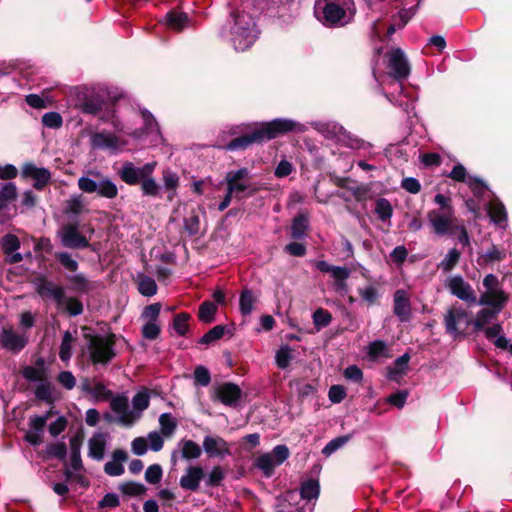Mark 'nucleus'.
Listing matches in <instances>:
<instances>
[{
  "instance_id": "obj_55",
  "label": "nucleus",
  "mask_w": 512,
  "mask_h": 512,
  "mask_svg": "<svg viewBox=\"0 0 512 512\" xmlns=\"http://www.w3.org/2000/svg\"><path fill=\"white\" fill-rule=\"evenodd\" d=\"M138 291L146 297L154 296L157 293V284L149 276H143L138 284Z\"/></svg>"
},
{
  "instance_id": "obj_14",
  "label": "nucleus",
  "mask_w": 512,
  "mask_h": 512,
  "mask_svg": "<svg viewBox=\"0 0 512 512\" xmlns=\"http://www.w3.org/2000/svg\"><path fill=\"white\" fill-rule=\"evenodd\" d=\"M453 215L454 214L448 213L440 214L436 210H431L428 212L427 217L434 232L439 236H443L446 234H452L455 230V226L453 225Z\"/></svg>"
},
{
  "instance_id": "obj_60",
  "label": "nucleus",
  "mask_w": 512,
  "mask_h": 512,
  "mask_svg": "<svg viewBox=\"0 0 512 512\" xmlns=\"http://www.w3.org/2000/svg\"><path fill=\"white\" fill-rule=\"evenodd\" d=\"M163 476V470L161 465L159 464H152L148 466V468L145 471L144 478L147 483L155 485L158 484Z\"/></svg>"
},
{
  "instance_id": "obj_31",
  "label": "nucleus",
  "mask_w": 512,
  "mask_h": 512,
  "mask_svg": "<svg viewBox=\"0 0 512 512\" xmlns=\"http://www.w3.org/2000/svg\"><path fill=\"white\" fill-rule=\"evenodd\" d=\"M91 144L95 148L117 149L119 138L112 133L97 132L91 136Z\"/></svg>"
},
{
  "instance_id": "obj_21",
  "label": "nucleus",
  "mask_w": 512,
  "mask_h": 512,
  "mask_svg": "<svg viewBox=\"0 0 512 512\" xmlns=\"http://www.w3.org/2000/svg\"><path fill=\"white\" fill-rule=\"evenodd\" d=\"M248 176L249 170L247 168H240L236 171H229L226 174V185L227 187L233 186L235 188L234 193L237 199H241L240 193L250 189V185L244 181L246 178H248Z\"/></svg>"
},
{
  "instance_id": "obj_40",
  "label": "nucleus",
  "mask_w": 512,
  "mask_h": 512,
  "mask_svg": "<svg viewBox=\"0 0 512 512\" xmlns=\"http://www.w3.org/2000/svg\"><path fill=\"white\" fill-rule=\"evenodd\" d=\"M255 466L263 472L265 477L269 478L274 474L277 464L270 453H264L256 459Z\"/></svg>"
},
{
  "instance_id": "obj_58",
  "label": "nucleus",
  "mask_w": 512,
  "mask_h": 512,
  "mask_svg": "<svg viewBox=\"0 0 512 512\" xmlns=\"http://www.w3.org/2000/svg\"><path fill=\"white\" fill-rule=\"evenodd\" d=\"M74 338L69 331H66L63 335L62 342L59 349V357L62 361H67L71 358V345Z\"/></svg>"
},
{
  "instance_id": "obj_32",
  "label": "nucleus",
  "mask_w": 512,
  "mask_h": 512,
  "mask_svg": "<svg viewBox=\"0 0 512 512\" xmlns=\"http://www.w3.org/2000/svg\"><path fill=\"white\" fill-rule=\"evenodd\" d=\"M337 186L349 192L356 201L366 199L367 189L350 178L338 179Z\"/></svg>"
},
{
  "instance_id": "obj_13",
  "label": "nucleus",
  "mask_w": 512,
  "mask_h": 512,
  "mask_svg": "<svg viewBox=\"0 0 512 512\" xmlns=\"http://www.w3.org/2000/svg\"><path fill=\"white\" fill-rule=\"evenodd\" d=\"M21 174L24 178L33 179V187L38 191L43 190L51 180V173L48 169L44 167L39 168L31 162L23 165Z\"/></svg>"
},
{
  "instance_id": "obj_37",
  "label": "nucleus",
  "mask_w": 512,
  "mask_h": 512,
  "mask_svg": "<svg viewBox=\"0 0 512 512\" xmlns=\"http://www.w3.org/2000/svg\"><path fill=\"white\" fill-rule=\"evenodd\" d=\"M320 494V484L317 479H308L300 486V497L302 499L311 501L317 499Z\"/></svg>"
},
{
  "instance_id": "obj_46",
  "label": "nucleus",
  "mask_w": 512,
  "mask_h": 512,
  "mask_svg": "<svg viewBox=\"0 0 512 512\" xmlns=\"http://www.w3.org/2000/svg\"><path fill=\"white\" fill-rule=\"evenodd\" d=\"M460 258H461L460 251L456 248H452L448 251V253L444 257V259L438 265V267L440 269H442L444 272H450L459 263Z\"/></svg>"
},
{
  "instance_id": "obj_51",
  "label": "nucleus",
  "mask_w": 512,
  "mask_h": 512,
  "mask_svg": "<svg viewBox=\"0 0 512 512\" xmlns=\"http://www.w3.org/2000/svg\"><path fill=\"white\" fill-rule=\"evenodd\" d=\"M375 212L381 221H387L393 215V208L386 198H379L376 201Z\"/></svg>"
},
{
  "instance_id": "obj_10",
  "label": "nucleus",
  "mask_w": 512,
  "mask_h": 512,
  "mask_svg": "<svg viewBox=\"0 0 512 512\" xmlns=\"http://www.w3.org/2000/svg\"><path fill=\"white\" fill-rule=\"evenodd\" d=\"M447 288L450 293L469 305L477 303V297L472 286L465 282L462 276H454L448 279Z\"/></svg>"
},
{
  "instance_id": "obj_44",
  "label": "nucleus",
  "mask_w": 512,
  "mask_h": 512,
  "mask_svg": "<svg viewBox=\"0 0 512 512\" xmlns=\"http://www.w3.org/2000/svg\"><path fill=\"white\" fill-rule=\"evenodd\" d=\"M191 315L187 312H181L173 318V329L179 336H186L189 331V320Z\"/></svg>"
},
{
  "instance_id": "obj_22",
  "label": "nucleus",
  "mask_w": 512,
  "mask_h": 512,
  "mask_svg": "<svg viewBox=\"0 0 512 512\" xmlns=\"http://www.w3.org/2000/svg\"><path fill=\"white\" fill-rule=\"evenodd\" d=\"M84 438V432L82 429H80L70 438L69 441L71 468L74 471H80L83 469V463L81 459V448L83 445Z\"/></svg>"
},
{
  "instance_id": "obj_3",
  "label": "nucleus",
  "mask_w": 512,
  "mask_h": 512,
  "mask_svg": "<svg viewBox=\"0 0 512 512\" xmlns=\"http://www.w3.org/2000/svg\"><path fill=\"white\" fill-rule=\"evenodd\" d=\"M231 17L233 19V25L230 29L231 42L236 51L243 52L255 42V23L253 18L245 11L235 10L231 13Z\"/></svg>"
},
{
  "instance_id": "obj_52",
  "label": "nucleus",
  "mask_w": 512,
  "mask_h": 512,
  "mask_svg": "<svg viewBox=\"0 0 512 512\" xmlns=\"http://www.w3.org/2000/svg\"><path fill=\"white\" fill-rule=\"evenodd\" d=\"M225 325H216L206 332L200 339L199 343L203 345H209L212 342L221 339L225 334Z\"/></svg>"
},
{
  "instance_id": "obj_11",
  "label": "nucleus",
  "mask_w": 512,
  "mask_h": 512,
  "mask_svg": "<svg viewBox=\"0 0 512 512\" xmlns=\"http://www.w3.org/2000/svg\"><path fill=\"white\" fill-rule=\"evenodd\" d=\"M110 400V407L115 412L120 414L118 422L123 426H132L137 419L140 418V414L129 410L128 398L125 395L112 396Z\"/></svg>"
},
{
  "instance_id": "obj_64",
  "label": "nucleus",
  "mask_w": 512,
  "mask_h": 512,
  "mask_svg": "<svg viewBox=\"0 0 512 512\" xmlns=\"http://www.w3.org/2000/svg\"><path fill=\"white\" fill-rule=\"evenodd\" d=\"M42 124L47 128L58 129L62 126L63 119L58 112H47L42 116Z\"/></svg>"
},
{
  "instance_id": "obj_33",
  "label": "nucleus",
  "mask_w": 512,
  "mask_h": 512,
  "mask_svg": "<svg viewBox=\"0 0 512 512\" xmlns=\"http://www.w3.org/2000/svg\"><path fill=\"white\" fill-rule=\"evenodd\" d=\"M179 176L170 168L164 169L162 172L163 187L168 192L167 199L172 201L176 195V190L179 187Z\"/></svg>"
},
{
  "instance_id": "obj_34",
  "label": "nucleus",
  "mask_w": 512,
  "mask_h": 512,
  "mask_svg": "<svg viewBox=\"0 0 512 512\" xmlns=\"http://www.w3.org/2000/svg\"><path fill=\"white\" fill-rule=\"evenodd\" d=\"M140 188L143 196L160 198L162 187L153 177V173H149L148 176H145L142 182L140 183Z\"/></svg>"
},
{
  "instance_id": "obj_7",
  "label": "nucleus",
  "mask_w": 512,
  "mask_h": 512,
  "mask_svg": "<svg viewBox=\"0 0 512 512\" xmlns=\"http://www.w3.org/2000/svg\"><path fill=\"white\" fill-rule=\"evenodd\" d=\"M472 319L469 318V312L462 307H451L444 315V326L448 334L454 338L466 336L465 329L470 326Z\"/></svg>"
},
{
  "instance_id": "obj_23",
  "label": "nucleus",
  "mask_w": 512,
  "mask_h": 512,
  "mask_svg": "<svg viewBox=\"0 0 512 512\" xmlns=\"http://www.w3.org/2000/svg\"><path fill=\"white\" fill-rule=\"evenodd\" d=\"M393 312L401 322L411 318V303L405 290L399 289L394 293Z\"/></svg>"
},
{
  "instance_id": "obj_49",
  "label": "nucleus",
  "mask_w": 512,
  "mask_h": 512,
  "mask_svg": "<svg viewBox=\"0 0 512 512\" xmlns=\"http://www.w3.org/2000/svg\"><path fill=\"white\" fill-rule=\"evenodd\" d=\"M54 257L65 270L71 273L77 272L79 264L68 252H55Z\"/></svg>"
},
{
  "instance_id": "obj_16",
  "label": "nucleus",
  "mask_w": 512,
  "mask_h": 512,
  "mask_svg": "<svg viewBox=\"0 0 512 512\" xmlns=\"http://www.w3.org/2000/svg\"><path fill=\"white\" fill-rule=\"evenodd\" d=\"M216 397L222 404L235 407L242 397V390L235 383L225 382L216 389Z\"/></svg>"
},
{
  "instance_id": "obj_19",
  "label": "nucleus",
  "mask_w": 512,
  "mask_h": 512,
  "mask_svg": "<svg viewBox=\"0 0 512 512\" xmlns=\"http://www.w3.org/2000/svg\"><path fill=\"white\" fill-rule=\"evenodd\" d=\"M509 301V296L501 288L493 291H485L477 300V303L482 306H489L501 312Z\"/></svg>"
},
{
  "instance_id": "obj_39",
  "label": "nucleus",
  "mask_w": 512,
  "mask_h": 512,
  "mask_svg": "<svg viewBox=\"0 0 512 512\" xmlns=\"http://www.w3.org/2000/svg\"><path fill=\"white\" fill-rule=\"evenodd\" d=\"M119 491L129 497L142 496L147 492L144 484L135 481H126L118 486Z\"/></svg>"
},
{
  "instance_id": "obj_12",
  "label": "nucleus",
  "mask_w": 512,
  "mask_h": 512,
  "mask_svg": "<svg viewBox=\"0 0 512 512\" xmlns=\"http://www.w3.org/2000/svg\"><path fill=\"white\" fill-rule=\"evenodd\" d=\"M388 68L390 75L396 80H403L409 76L410 65L400 48H395L391 51Z\"/></svg>"
},
{
  "instance_id": "obj_15",
  "label": "nucleus",
  "mask_w": 512,
  "mask_h": 512,
  "mask_svg": "<svg viewBox=\"0 0 512 512\" xmlns=\"http://www.w3.org/2000/svg\"><path fill=\"white\" fill-rule=\"evenodd\" d=\"M62 244L70 249L88 248L90 246L88 239L79 232L75 224H67L63 227Z\"/></svg>"
},
{
  "instance_id": "obj_4",
  "label": "nucleus",
  "mask_w": 512,
  "mask_h": 512,
  "mask_svg": "<svg viewBox=\"0 0 512 512\" xmlns=\"http://www.w3.org/2000/svg\"><path fill=\"white\" fill-rule=\"evenodd\" d=\"M84 338L88 341L90 359L93 364L106 365L116 356L114 350L116 335L114 333H109L104 337L85 332Z\"/></svg>"
},
{
  "instance_id": "obj_6",
  "label": "nucleus",
  "mask_w": 512,
  "mask_h": 512,
  "mask_svg": "<svg viewBox=\"0 0 512 512\" xmlns=\"http://www.w3.org/2000/svg\"><path fill=\"white\" fill-rule=\"evenodd\" d=\"M88 175H92L95 179L89 176H82L78 179L79 189L88 194L97 193L99 197L114 199L118 195V188L116 184L108 177L103 176L98 171H88Z\"/></svg>"
},
{
  "instance_id": "obj_42",
  "label": "nucleus",
  "mask_w": 512,
  "mask_h": 512,
  "mask_svg": "<svg viewBox=\"0 0 512 512\" xmlns=\"http://www.w3.org/2000/svg\"><path fill=\"white\" fill-rule=\"evenodd\" d=\"M181 456L186 460L197 459L202 454L201 447L193 440H181Z\"/></svg>"
},
{
  "instance_id": "obj_45",
  "label": "nucleus",
  "mask_w": 512,
  "mask_h": 512,
  "mask_svg": "<svg viewBox=\"0 0 512 512\" xmlns=\"http://www.w3.org/2000/svg\"><path fill=\"white\" fill-rule=\"evenodd\" d=\"M104 106V101L99 96L85 97L81 107L82 111L87 114L95 115L99 113Z\"/></svg>"
},
{
  "instance_id": "obj_61",
  "label": "nucleus",
  "mask_w": 512,
  "mask_h": 512,
  "mask_svg": "<svg viewBox=\"0 0 512 512\" xmlns=\"http://www.w3.org/2000/svg\"><path fill=\"white\" fill-rule=\"evenodd\" d=\"M506 258V253L504 250H500L496 245H492L491 248L481 256L483 259V264L500 262Z\"/></svg>"
},
{
  "instance_id": "obj_35",
  "label": "nucleus",
  "mask_w": 512,
  "mask_h": 512,
  "mask_svg": "<svg viewBox=\"0 0 512 512\" xmlns=\"http://www.w3.org/2000/svg\"><path fill=\"white\" fill-rule=\"evenodd\" d=\"M410 360V354L404 353L394 361V367L388 368V378L396 381L398 376L405 375L409 369L408 363Z\"/></svg>"
},
{
  "instance_id": "obj_1",
  "label": "nucleus",
  "mask_w": 512,
  "mask_h": 512,
  "mask_svg": "<svg viewBox=\"0 0 512 512\" xmlns=\"http://www.w3.org/2000/svg\"><path fill=\"white\" fill-rule=\"evenodd\" d=\"M294 131L303 132L304 126L287 118H276L271 121L248 124L245 127V133L230 140L224 146V149L227 151H244L254 144H262Z\"/></svg>"
},
{
  "instance_id": "obj_59",
  "label": "nucleus",
  "mask_w": 512,
  "mask_h": 512,
  "mask_svg": "<svg viewBox=\"0 0 512 512\" xmlns=\"http://www.w3.org/2000/svg\"><path fill=\"white\" fill-rule=\"evenodd\" d=\"M20 248V240L14 234H6L2 238V250L4 254L10 255Z\"/></svg>"
},
{
  "instance_id": "obj_2",
  "label": "nucleus",
  "mask_w": 512,
  "mask_h": 512,
  "mask_svg": "<svg viewBox=\"0 0 512 512\" xmlns=\"http://www.w3.org/2000/svg\"><path fill=\"white\" fill-rule=\"evenodd\" d=\"M36 294L44 301L51 300L57 309L70 317H76L84 312V304L77 296H68L65 287L49 280L46 275L37 273L32 279Z\"/></svg>"
},
{
  "instance_id": "obj_47",
  "label": "nucleus",
  "mask_w": 512,
  "mask_h": 512,
  "mask_svg": "<svg viewBox=\"0 0 512 512\" xmlns=\"http://www.w3.org/2000/svg\"><path fill=\"white\" fill-rule=\"evenodd\" d=\"M488 214L491 220L496 224H501L507 220V212L505 206L499 202H491L488 207Z\"/></svg>"
},
{
  "instance_id": "obj_17",
  "label": "nucleus",
  "mask_w": 512,
  "mask_h": 512,
  "mask_svg": "<svg viewBox=\"0 0 512 512\" xmlns=\"http://www.w3.org/2000/svg\"><path fill=\"white\" fill-rule=\"evenodd\" d=\"M47 422L40 415H34L29 418V431H26L24 441L32 446H38L43 442V433Z\"/></svg>"
},
{
  "instance_id": "obj_48",
  "label": "nucleus",
  "mask_w": 512,
  "mask_h": 512,
  "mask_svg": "<svg viewBox=\"0 0 512 512\" xmlns=\"http://www.w3.org/2000/svg\"><path fill=\"white\" fill-rule=\"evenodd\" d=\"M150 404V395L148 389L145 388L142 391L136 393L132 398V405L134 412L141 415V412L146 410Z\"/></svg>"
},
{
  "instance_id": "obj_28",
  "label": "nucleus",
  "mask_w": 512,
  "mask_h": 512,
  "mask_svg": "<svg viewBox=\"0 0 512 512\" xmlns=\"http://www.w3.org/2000/svg\"><path fill=\"white\" fill-rule=\"evenodd\" d=\"M41 456L44 460L58 459L66 463L67 445L65 442L48 443L45 449L41 452Z\"/></svg>"
},
{
  "instance_id": "obj_25",
  "label": "nucleus",
  "mask_w": 512,
  "mask_h": 512,
  "mask_svg": "<svg viewBox=\"0 0 512 512\" xmlns=\"http://www.w3.org/2000/svg\"><path fill=\"white\" fill-rule=\"evenodd\" d=\"M128 459V454L122 449H116L112 453V460L104 465V472L109 476H120L124 473L122 462Z\"/></svg>"
},
{
  "instance_id": "obj_36",
  "label": "nucleus",
  "mask_w": 512,
  "mask_h": 512,
  "mask_svg": "<svg viewBox=\"0 0 512 512\" xmlns=\"http://www.w3.org/2000/svg\"><path fill=\"white\" fill-rule=\"evenodd\" d=\"M296 493L288 491L283 496L277 498L276 512H305L304 507H294L292 501Z\"/></svg>"
},
{
  "instance_id": "obj_38",
  "label": "nucleus",
  "mask_w": 512,
  "mask_h": 512,
  "mask_svg": "<svg viewBox=\"0 0 512 512\" xmlns=\"http://www.w3.org/2000/svg\"><path fill=\"white\" fill-rule=\"evenodd\" d=\"M256 302L252 290L245 288L241 291L239 297V310L243 316H248L252 313L253 305Z\"/></svg>"
},
{
  "instance_id": "obj_26",
  "label": "nucleus",
  "mask_w": 512,
  "mask_h": 512,
  "mask_svg": "<svg viewBox=\"0 0 512 512\" xmlns=\"http://www.w3.org/2000/svg\"><path fill=\"white\" fill-rule=\"evenodd\" d=\"M189 17L185 12L172 9L165 15V23L168 29L181 32L189 24Z\"/></svg>"
},
{
  "instance_id": "obj_8",
  "label": "nucleus",
  "mask_w": 512,
  "mask_h": 512,
  "mask_svg": "<svg viewBox=\"0 0 512 512\" xmlns=\"http://www.w3.org/2000/svg\"><path fill=\"white\" fill-rule=\"evenodd\" d=\"M156 165V162H148L141 167H137L134 163L126 161L118 170V176L127 185H140L145 176L154 172Z\"/></svg>"
},
{
  "instance_id": "obj_56",
  "label": "nucleus",
  "mask_w": 512,
  "mask_h": 512,
  "mask_svg": "<svg viewBox=\"0 0 512 512\" xmlns=\"http://www.w3.org/2000/svg\"><path fill=\"white\" fill-rule=\"evenodd\" d=\"M225 479V473L221 466H215L208 474V477L205 481V485L207 487H219L222 485L223 480Z\"/></svg>"
},
{
  "instance_id": "obj_63",
  "label": "nucleus",
  "mask_w": 512,
  "mask_h": 512,
  "mask_svg": "<svg viewBox=\"0 0 512 512\" xmlns=\"http://www.w3.org/2000/svg\"><path fill=\"white\" fill-rule=\"evenodd\" d=\"M161 333V327L156 322L147 321L141 329L143 338L147 340H155Z\"/></svg>"
},
{
  "instance_id": "obj_29",
  "label": "nucleus",
  "mask_w": 512,
  "mask_h": 512,
  "mask_svg": "<svg viewBox=\"0 0 512 512\" xmlns=\"http://www.w3.org/2000/svg\"><path fill=\"white\" fill-rule=\"evenodd\" d=\"M499 311L493 308H483L477 312V315L474 320H472L471 325H473L475 332L483 331L486 325L490 324L493 320H496Z\"/></svg>"
},
{
  "instance_id": "obj_30",
  "label": "nucleus",
  "mask_w": 512,
  "mask_h": 512,
  "mask_svg": "<svg viewBox=\"0 0 512 512\" xmlns=\"http://www.w3.org/2000/svg\"><path fill=\"white\" fill-rule=\"evenodd\" d=\"M309 228V218L304 213L297 214L291 223L290 237L294 240L303 239Z\"/></svg>"
},
{
  "instance_id": "obj_57",
  "label": "nucleus",
  "mask_w": 512,
  "mask_h": 512,
  "mask_svg": "<svg viewBox=\"0 0 512 512\" xmlns=\"http://www.w3.org/2000/svg\"><path fill=\"white\" fill-rule=\"evenodd\" d=\"M17 198V188L12 182L4 184L0 188V204L5 207L7 202H11Z\"/></svg>"
},
{
  "instance_id": "obj_50",
  "label": "nucleus",
  "mask_w": 512,
  "mask_h": 512,
  "mask_svg": "<svg viewBox=\"0 0 512 512\" xmlns=\"http://www.w3.org/2000/svg\"><path fill=\"white\" fill-rule=\"evenodd\" d=\"M161 433L165 437H170L177 428V422L170 413H163L159 417Z\"/></svg>"
},
{
  "instance_id": "obj_54",
  "label": "nucleus",
  "mask_w": 512,
  "mask_h": 512,
  "mask_svg": "<svg viewBox=\"0 0 512 512\" xmlns=\"http://www.w3.org/2000/svg\"><path fill=\"white\" fill-rule=\"evenodd\" d=\"M292 359V349L288 345L281 346L276 352L275 361L280 369H286Z\"/></svg>"
},
{
  "instance_id": "obj_43",
  "label": "nucleus",
  "mask_w": 512,
  "mask_h": 512,
  "mask_svg": "<svg viewBox=\"0 0 512 512\" xmlns=\"http://www.w3.org/2000/svg\"><path fill=\"white\" fill-rule=\"evenodd\" d=\"M217 306L211 301H204L200 304L198 310V318L206 324H210L215 320Z\"/></svg>"
},
{
  "instance_id": "obj_5",
  "label": "nucleus",
  "mask_w": 512,
  "mask_h": 512,
  "mask_svg": "<svg viewBox=\"0 0 512 512\" xmlns=\"http://www.w3.org/2000/svg\"><path fill=\"white\" fill-rule=\"evenodd\" d=\"M22 377L29 382H39L34 389L35 398L38 401L47 404H54L55 398L53 397L54 385L49 381V373L44 369L33 367L32 365H25L20 371Z\"/></svg>"
},
{
  "instance_id": "obj_27",
  "label": "nucleus",
  "mask_w": 512,
  "mask_h": 512,
  "mask_svg": "<svg viewBox=\"0 0 512 512\" xmlns=\"http://www.w3.org/2000/svg\"><path fill=\"white\" fill-rule=\"evenodd\" d=\"M106 435L101 432L94 433L88 441V456L100 461L104 458Z\"/></svg>"
},
{
  "instance_id": "obj_41",
  "label": "nucleus",
  "mask_w": 512,
  "mask_h": 512,
  "mask_svg": "<svg viewBox=\"0 0 512 512\" xmlns=\"http://www.w3.org/2000/svg\"><path fill=\"white\" fill-rule=\"evenodd\" d=\"M352 439V434L341 435L333 438L322 449V454L325 457L331 456L333 453L344 447Z\"/></svg>"
},
{
  "instance_id": "obj_24",
  "label": "nucleus",
  "mask_w": 512,
  "mask_h": 512,
  "mask_svg": "<svg viewBox=\"0 0 512 512\" xmlns=\"http://www.w3.org/2000/svg\"><path fill=\"white\" fill-rule=\"evenodd\" d=\"M65 279L70 284L69 289L79 295L89 294L95 288V282L83 273L67 275Z\"/></svg>"
},
{
  "instance_id": "obj_53",
  "label": "nucleus",
  "mask_w": 512,
  "mask_h": 512,
  "mask_svg": "<svg viewBox=\"0 0 512 512\" xmlns=\"http://www.w3.org/2000/svg\"><path fill=\"white\" fill-rule=\"evenodd\" d=\"M332 322L331 313L323 308H318L313 313V323L316 329L319 331L322 328L327 327Z\"/></svg>"
},
{
  "instance_id": "obj_62",
  "label": "nucleus",
  "mask_w": 512,
  "mask_h": 512,
  "mask_svg": "<svg viewBox=\"0 0 512 512\" xmlns=\"http://www.w3.org/2000/svg\"><path fill=\"white\" fill-rule=\"evenodd\" d=\"M211 382V374L209 370L202 365H199L194 370V383L195 385L206 387Z\"/></svg>"
},
{
  "instance_id": "obj_9",
  "label": "nucleus",
  "mask_w": 512,
  "mask_h": 512,
  "mask_svg": "<svg viewBox=\"0 0 512 512\" xmlns=\"http://www.w3.org/2000/svg\"><path fill=\"white\" fill-rule=\"evenodd\" d=\"M28 342V337L17 333L11 325L4 326L0 330V346L13 354H18L22 351Z\"/></svg>"
},
{
  "instance_id": "obj_18",
  "label": "nucleus",
  "mask_w": 512,
  "mask_h": 512,
  "mask_svg": "<svg viewBox=\"0 0 512 512\" xmlns=\"http://www.w3.org/2000/svg\"><path fill=\"white\" fill-rule=\"evenodd\" d=\"M205 477L204 469L201 466H188L185 474L180 478V486L184 490L196 492L199 490L200 483Z\"/></svg>"
},
{
  "instance_id": "obj_20",
  "label": "nucleus",
  "mask_w": 512,
  "mask_h": 512,
  "mask_svg": "<svg viewBox=\"0 0 512 512\" xmlns=\"http://www.w3.org/2000/svg\"><path fill=\"white\" fill-rule=\"evenodd\" d=\"M203 448L210 458H223L231 454L227 441L219 436H205L203 439Z\"/></svg>"
}]
</instances>
